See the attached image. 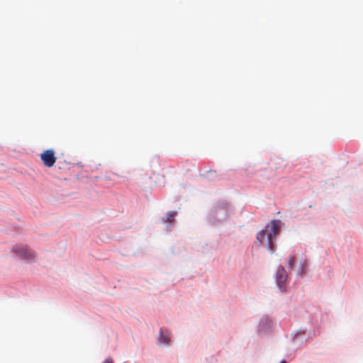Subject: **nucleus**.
<instances>
[{"label": "nucleus", "mask_w": 363, "mask_h": 363, "mask_svg": "<svg viewBox=\"0 0 363 363\" xmlns=\"http://www.w3.org/2000/svg\"><path fill=\"white\" fill-rule=\"evenodd\" d=\"M160 341L164 344L168 345L170 341V336L169 333L167 330H164L163 329H161L160 330Z\"/></svg>", "instance_id": "nucleus-5"}, {"label": "nucleus", "mask_w": 363, "mask_h": 363, "mask_svg": "<svg viewBox=\"0 0 363 363\" xmlns=\"http://www.w3.org/2000/svg\"><path fill=\"white\" fill-rule=\"evenodd\" d=\"M287 279V274L282 266H280L277 272L276 280L277 286L281 291H285V282Z\"/></svg>", "instance_id": "nucleus-4"}, {"label": "nucleus", "mask_w": 363, "mask_h": 363, "mask_svg": "<svg viewBox=\"0 0 363 363\" xmlns=\"http://www.w3.org/2000/svg\"><path fill=\"white\" fill-rule=\"evenodd\" d=\"M40 157L43 165L48 168L52 167L57 160V157L55 155V151L52 149L44 150L40 155Z\"/></svg>", "instance_id": "nucleus-3"}, {"label": "nucleus", "mask_w": 363, "mask_h": 363, "mask_svg": "<svg viewBox=\"0 0 363 363\" xmlns=\"http://www.w3.org/2000/svg\"><path fill=\"white\" fill-rule=\"evenodd\" d=\"M176 216H177L176 211H170L167 213V216L166 218H162L163 222L172 223L174 220V218Z\"/></svg>", "instance_id": "nucleus-6"}, {"label": "nucleus", "mask_w": 363, "mask_h": 363, "mask_svg": "<svg viewBox=\"0 0 363 363\" xmlns=\"http://www.w3.org/2000/svg\"><path fill=\"white\" fill-rule=\"evenodd\" d=\"M12 252L18 257L28 261L33 260L35 257V252L28 249L27 246H14L12 248Z\"/></svg>", "instance_id": "nucleus-2"}, {"label": "nucleus", "mask_w": 363, "mask_h": 363, "mask_svg": "<svg viewBox=\"0 0 363 363\" xmlns=\"http://www.w3.org/2000/svg\"><path fill=\"white\" fill-rule=\"evenodd\" d=\"M103 363H113L111 358H107Z\"/></svg>", "instance_id": "nucleus-8"}, {"label": "nucleus", "mask_w": 363, "mask_h": 363, "mask_svg": "<svg viewBox=\"0 0 363 363\" xmlns=\"http://www.w3.org/2000/svg\"><path fill=\"white\" fill-rule=\"evenodd\" d=\"M295 262V257L294 255H290L288 258V268L289 269H292Z\"/></svg>", "instance_id": "nucleus-7"}, {"label": "nucleus", "mask_w": 363, "mask_h": 363, "mask_svg": "<svg viewBox=\"0 0 363 363\" xmlns=\"http://www.w3.org/2000/svg\"><path fill=\"white\" fill-rule=\"evenodd\" d=\"M280 223L279 220H273L257 233V240L261 246L267 247L270 251L274 250V239L279 234Z\"/></svg>", "instance_id": "nucleus-1"}, {"label": "nucleus", "mask_w": 363, "mask_h": 363, "mask_svg": "<svg viewBox=\"0 0 363 363\" xmlns=\"http://www.w3.org/2000/svg\"><path fill=\"white\" fill-rule=\"evenodd\" d=\"M280 363H286L285 361H282Z\"/></svg>", "instance_id": "nucleus-9"}]
</instances>
